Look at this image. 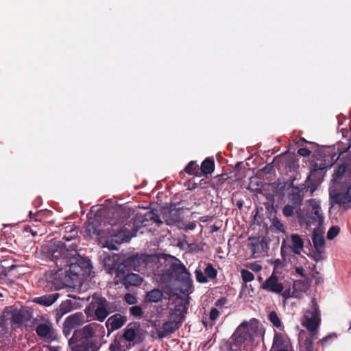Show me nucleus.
<instances>
[{
    "instance_id": "1",
    "label": "nucleus",
    "mask_w": 351,
    "mask_h": 351,
    "mask_svg": "<svg viewBox=\"0 0 351 351\" xmlns=\"http://www.w3.org/2000/svg\"><path fill=\"white\" fill-rule=\"evenodd\" d=\"M112 216L107 223H104V228H102L99 219H95L88 223L86 230L89 234L106 237L108 247L116 250V244L128 241L134 234H130V231L125 228V223L129 216L124 210H117L112 213Z\"/></svg>"
},
{
    "instance_id": "2",
    "label": "nucleus",
    "mask_w": 351,
    "mask_h": 351,
    "mask_svg": "<svg viewBox=\"0 0 351 351\" xmlns=\"http://www.w3.org/2000/svg\"><path fill=\"white\" fill-rule=\"evenodd\" d=\"M79 239L77 232L64 235L62 241H56L50 249L51 259L60 269L67 267L71 259H75L78 255Z\"/></svg>"
},
{
    "instance_id": "3",
    "label": "nucleus",
    "mask_w": 351,
    "mask_h": 351,
    "mask_svg": "<svg viewBox=\"0 0 351 351\" xmlns=\"http://www.w3.org/2000/svg\"><path fill=\"white\" fill-rule=\"evenodd\" d=\"M97 326L95 323H93L75 330L71 338L69 339L71 351H98L100 344L94 338Z\"/></svg>"
},
{
    "instance_id": "4",
    "label": "nucleus",
    "mask_w": 351,
    "mask_h": 351,
    "mask_svg": "<svg viewBox=\"0 0 351 351\" xmlns=\"http://www.w3.org/2000/svg\"><path fill=\"white\" fill-rule=\"evenodd\" d=\"M68 267L69 269L66 271L69 273V278L79 283L91 277L93 265L88 258L82 257L78 254L75 259H71Z\"/></svg>"
},
{
    "instance_id": "5",
    "label": "nucleus",
    "mask_w": 351,
    "mask_h": 351,
    "mask_svg": "<svg viewBox=\"0 0 351 351\" xmlns=\"http://www.w3.org/2000/svg\"><path fill=\"white\" fill-rule=\"evenodd\" d=\"M109 305V302L105 298L95 293L92 296L88 309L94 312L98 321L102 322L112 312Z\"/></svg>"
},
{
    "instance_id": "6",
    "label": "nucleus",
    "mask_w": 351,
    "mask_h": 351,
    "mask_svg": "<svg viewBox=\"0 0 351 351\" xmlns=\"http://www.w3.org/2000/svg\"><path fill=\"white\" fill-rule=\"evenodd\" d=\"M157 257L154 254H136L125 261V263L134 270L143 272L147 267H152Z\"/></svg>"
},
{
    "instance_id": "7",
    "label": "nucleus",
    "mask_w": 351,
    "mask_h": 351,
    "mask_svg": "<svg viewBox=\"0 0 351 351\" xmlns=\"http://www.w3.org/2000/svg\"><path fill=\"white\" fill-rule=\"evenodd\" d=\"M306 322L304 326L312 333L317 335V328L319 324L320 311L315 298L311 300V309L306 312Z\"/></svg>"
},
{
    "instance_id": "8",
    "label": "nucleus",
    "mask_w": 351,
    "mask_h": 351,
    "mask_svg": "<svg viewBox=\"0 0 351 351\" xmlns=\"http://www.w3.org/2000/svg\"><path fill=\"white\" fill-rule=\"evenodd\" d=\"M134 346V343H132L125 339L119 332L111 342L109 346L110 351H128Z\"/></svg>"
},
{
    "instance_id": "9",
    "label": "nucleus",
    "mask_w": 351,
    "mask_h": 351,
    "mask_svg": "<svg viewBox=\"0 0 351 351\" xmlns=\"http://www.w3.org/2000/svg\"><path fill=\"white\" fill-rule=\"evenodd\" d=\"M127 322V317L119 313L110 316L106 322L108 337L113 331L120 329Z\"/></svg>"
},
{
    "instance_id": "10",
    "label": "nucleus",
    "mask_w": 351,
    "mask_h": 351,
    "mask_svg": "<svg viewBox=\"0 0 351 351\" xmlns=\"http://www.w3.org/2000/svg\"><path fill=\"white\" fill-rule=\"evenodd\" d=\"M261 288L269 292L280 293L284 289V285L281 282H279L278 276L272 274L270 277L262 284Z\"/></svg>"
},
{
    "instance_id": "11",
    "label": "nucleus",
    "mask_w": 351,
    "mask_h": 351,
    "mask_svg": "<svg viewBox=\"0 0 351 351\" xmlns=\"http://www.w3.org/2000/svg\"><path fill=\"white\" fill-rule=\"evenodd\" d=\"M140 324L137 322L130 323L121 333L125 339L132 343L136 344L140 343L141 339H138L137 330L139 328Z\"/></svg>"
},
{
    "instance_id": "12",
    "label": "nucleus",
    "mask_w": 351,
    "mask_h": 351,
    "mask_svg": "<svg viewBox=\"0 0 351 351\" xmlns=\"http://www.w3.org/2000/svg\"><path fill=\"white\" fill-rule=\"evenodd\" d=\"M36 332L39 337L51 340L56 339L55 330L50 324L45 323L38 324L36 328Z\"/></svg>"
},
{
    "instance_id": "13",
    "label": "nucleus",
    "mask_w": 351,
    "mask_h": 351,
    "mask_svg": "<svg viewBox=\"0 0 351 351\" xmlns=\"http://www.w3.org/2000/svg\"><path fill=\"white\" fill-rule=\"evenodd\" d=\"M121 280L126 288H129L130 287H138L141 285L143 282V278L138 274L128 273Z\"/></svg>"
},
{
    "instance_id": "14",
    "label": "nucleus",
    "mask_w": 351,
    "mask_h": 351,
    "mask_svg": "<svg viewBox=\"0 0 351 351\" xmlns=\"http://www.w3.org/2000/svg\"><path fill=\"white\" fill-rule=\"evenodd\" d=\"M169 269L171 271V274L175 276L178 280L190 276V274L187 271L186 267L180 263V261H179V263H172Z\"/></svg>"
},
{
    "instance_id": "15",
    "label": "nucleus",
    "mask_w": 351,
    "mask_h": 351,
    "mask_svg": "<svg viewBox=\"0 0 351 351\" xmlns=\"http://www.w3.org/2000/svg\"><path fill=\"white\" fill-rule=\"evenodd\" d=\"M351 194V186H348L346 193L330 192V199L332 204L342 205L348 201V195Z\"/></svg>"
},
{
    "instance_id": "16",
    "label": "nucleus",
    "mask_w": 351,
    "mask_h": 351,
    "mask_svg": "<svg viewBox=\"0 0 351 351\" xmlns=\"http://www.w3.org/2000/svg\"><path fill=\"white\" fill-rule=\"evenodd\" d=\"M60 294L58 293L46 294L40 297L35 298L34 302L46 306L53 304L59 298Z\"/></svg>"
},
{
    "instance_id": "17",
    "label": "nucleus",
    "mask_w": 351,
    "mask_h": 351,
    "mask_svg": "<svg viewBox=\"0 0 351 351\" xmlns=\"http://www.w3.org/2000/svg\"><path fill=\"white\" fill-rule=\"evenodd\" d=\"M127 265H128L127 263L126 264L121 263L116 266V264H114L113 265H110V264H105V267L106 269H108V273L112 274H115L116 277L119 278L120 280L123 278V276H125V269L127 267Z\"/></svg>"
},
{
    "instance_id": "18",
    "label": "nucleus",
    "mask_w": 351,
    "mask_h": 351,
    "mask_svg": "<svg viewBox=\"0 0 351 351\" xmlns=\"http://www.w3.org/2000/svg\"><path fill=\"white\" fill-rule=\"evenodd\" d=\"M215 167V160L213 157H207L204 160L200 166L201 174L204 176L213 173Z\"/></svg>"
},
{
    "instance_id": "19",
    "label": "nucleus",
    "mask_w": 351,
    "mask_h": 351,
    "mask_svg": "<svg viewBox=\"0 0 351 351\" xmlns=\"http://www.w3.org/2000/svg\"><path fill=\"white\" fill-rule=\"evenodd\" d=\"M312 241L315 250L316 256L320 258L324 252L325 239L322 235L314 232L312 237Z\"/></svg>"
},
{
    "instance_id": "20",
    "label": "nucleus",
    "mask_w": 351,
    "mask_h": 351,
    "mask_svg": "<svg viewBox=\"0 0 351 351\" xmlns=\"http://www.w3.org/2000/svg\"><path fill=\"white\" fill-rule=\"evenodd\" d=\"M292 245L291 246L293 253L300 254L304 247V241L301 237L297 234H292L290 236Z\"/></svg>"
},
{
    "instance_id": "21",
    "label": "nucleus",
    "mask_w": 351,
    "mask_h": 351,
    "mask_svg": "<svg viewBox=\"0 0 351 351\" xmlns=\"http://www.w3.org/2000/svg\"><path fill=\"white\" fill-rule=\"evenodd\" d=\"M311 202H313V204H311V218L314 222L321 224L324 221V216L322 215V213L321 207L319 204L317 202H316L314 199H311Z\"/></svg>"
},
{
    "instance_id": "22",
    "label": "nucleus",
    "mask_w": 351,
    "mask_h": 351,
    "mask_svg": "<svg viewBox=\"0 0 351 351\" xmlns=\"http://www.w3.org/2000/svg\"><path fill=\"white\" fill-rule=\"evenodd\" d=\"M180 281L182 283V287L180 290L182 293L188 295L193 292L194 288L191 275L188 276V277H185L182 280H180Z\"/></svg>"
},
{
    "instance_id": "23",
    "label": "nucleus",
    "mask_w": 351,
    "mask_h": 351,
    "mask_svg": "<svg viewBox=\"0 0 351 351\" xmlns=\"http://www.w3.org/2000/svg\"><path fill=\"white\" fill-rule=\"evenodd\" d=\"M64 322L73 328L80 326L83 323V314L82 313L73 314L66 317Z\"/></svg>"
},
{
    "instance_id": "24",
    "label": "nucleus",
    "mask_w": 351,
    "mask_h": 351,
    "mask_svg": "<svg viewBox=\"0 0 351 351\" xmlns=\"http://www.w3.org/2000/svg\"><path fill=\"white\" fill-rule=\"evenodd\" d=\"M163 296L162 292L158 289H154L147 292L145 300L149 302H158L161 300Z\"/></svg>"
},
{
    "instance_id": "25",
    "label": "nucleus",
    "mask_w": 351,
    "mask_h": 351,
    "mask_svg": "<svg viewBox=\"0 0 351 351\" xmlns=\"http://www.w3.org/2000/svg\"><path fill=\"white\" fill-rule=\"evenodd\" d=\"M285 339L287 338L282 333L276 332L274 337L272 348L276 350L286 348L287 346Z\"/></svg>"
},
{
    "instance_id": "26",
    "label": "nucleus",
    "mask_w": 351,
    "mask_h": 351,
    "mask_svg": "<svg viewBox=\"0 0 351 351\" xmlns=\"http://www.w3.org/2000/svg\"><path fill=\"white\" fill-rule=\"evenodd\" d=\"M181 325V322H176L175 320H170L165 322L162 324V328L166 334H171L178 330Z\"/></svg>"
},
{
    "instance_id": "27",
    "label": "nucleus",
    "mask_w": 351,
    "mask_h": 351,
    "mask_svg": "<svg viewBox=\"0 0 351 351\" xmlns=\"http://www.w3.org/2000/svg\"><path fill=\"white\" fill-rule=\"evenodd\" d=\"M228 176L226 173L218 175L210 180V186L214 189H221L223 183L227 180Z\"/></svg>"
},
{
    "instance_id": "28",
    "label": "nucleus",
    "mask_w": 351,
    "mask_h": 351,
    "mask_svg": "<svg viewBox=\"0 0 351 351\" xmlns=\"http://www.w3.org/2000/svg\"><path fill=\"white\" fill-rule=\"evenodd\" d=\"M348 170V164L344 162L341 165L338 166L337 169H335L333 175H332V180L335 182H339L343 174Z\"/></svg>"
},
{
    "instance_id": "29",
    "label": "nucleus",
    "mask_w": 351,
    "mask_h": 351,
    "mask_svg": "<svg viewBox=\"0 0 351 351\" xmlns=\"http://www.w3.org/2000/svg\"><path fill=\"white\" fill-rule=\"evenodd\" d=\"M200 168L199 165L197 164L196 161H191L188 163V165L184 168V171L189 175L199 176Z\"/></svg>"
},
{
    "instance_id": "30",
    "label": "nucleus",
    "mask_w": 351,
    "mask_h": 351,
    "mask_svg": "<svg viewBox=\"0 0 351 351\" xmlns=\"http://www.w3.org/2000/svg\"><path fill=\"white\" fill-rule=\"evenodd\" d=\"M289 199L293 205L299 207L303 199V194H300V192L294 191L289 194Z\"/></svg>"
},
{
    "instance_id": "31",
    "label": "nucleus",
    "mask_w": 351,
    "mask_h": 351,
    "mask_svg": "<svg viewBox=\"0 0 351 351\" xmlns=\"http://www.w3.org/2000/svg\"><path fill=\"white\" fill-rule=\"evenodd\" d=\"M250 243L248 246L253 254L258 253L262 243L260 241L259 237H249Z\"/></svg>"
},
{
    "instance_id": "32",
    "label": "nucleus",
    "mask_w": 351,
    "mask_h": 351,
    "mask_svg": "<svg viewBox=\"0 0 351 351\" xmlns=\"http://www.w3.org/2000/svg\"><path fill=\"white\" fill-rule=\"evenodd\" d=\"M204 274L207 278H208L210 280H214L217 278V271L213 267L212 264L208 263L204 269Z\"/></svg>"
},
{
    "instance_id": "33",
    "label": "nucleus",
    "mask_w": 351,
    "mask_h": 351,
    "mask_svg": "<svg viewBox=\"0 0 351 351\" xmlns=\"http://www.w3.org/2000/svg\"><path fill=\"white\" fill-rule=\"evenodd\" d=\"M268 319L276 328H279L282 326V322L276 311L271 312L269 314Z\"/></svg>"
},
{
    "instance_id": "34",
    "label": "nucleus",
    "mask_w": 351,
    "mask_h": 351,
    "mask_svg": "<svg viewBox=\"0 0 351 351\" xmlns=\"http://www.w3.org/2000/svg\"><path fill=\"white\" fill-rule=\"evenodd\" d=\"M337 335H336V333L332 332L320 339L319 342L321 343L322 346H326L328 344H330L332 341L337 339Z\"/></svg>"
},
{
    "instance_id": "35",
    "label": "nucleus",
    "mask_w": 351,
    "mask_h": 351,
    "mask_svg": "<svg viewBox=\"0 0 351 351\" xmlns=\"http://www.w3.org/2000/svg\"><path fill=\"white\" fill-rule=\"evenodd\" d=\"M317 338L316 333H311L310 338H306L304 341L306 351H313V339Z\"/></svg>"
},
{
    "instance_id": "36",
    "label": "nucleus",
    "mask_w": 351,
    "mask_h": 351,
    "mask_svg": "<svg viewBox=\"0 0 351 351\" xmlns=\"http://www.w3.org/2000/svg\"><path fill=\"white\" fill-rule=\"evenodd\" d=\"M130 315L134 317H141L143 315V309L139 306H132L129 309Z\"/></svg>"
},
{
    "instance_id": "37",
    "label": "nucleus",
    "mask_w": 351,
    "mask_h": 351,
    "mask_svg": "<svg viewBox=\"0 0 351 351\" xmlns=\"http://www.w3.org/2000/svg\"><path fill=\"white\" fill-rule=\"evenodd\" d=\"M340 232V228L337 226H334L330 228L327 232L326 237L328 240H332L336 237Z\"/></svg>"
},
{
    "instance_id": "38",
    "label": "nucleus",
    "mask_w": 351,
    "mask_h": 351,
    "mask_svg": "<svg viewBox=\"0 0 351 351\" xmlns=\"http://www.w3.org/2000/svg\"><path fill=\"white\" fill-rule=\"evenodd\" d=\"M24 321V315L19 312L13 313L12 323L15 325H21Z\"/></svg>"
},
{
    "instance_id": "39",
    "label": "nucleus",
    "mask_w": 351,
    "mask_h": 351,
    "mask_svg": "<svg viewBox=\"0 0 351 351\" xmlns=\"http://www.w3.org/2000/svg\"><path fill=\"white\" fill-rule=\"evenodd\" d=\"M297 208H298V206H296L295 205L287 204V205L285 206L282 209L283 215L286 217H291V216L293 215L294 212Z\"/></svg>"
},
{
    "instance_id": "40",
    "label": "nucleus",
    "mask_w": 351,
    "mask_h": 351,
    "mask_svg": "<svg viewBox=\"0 0 351 351\" xmlns=\"http://www.w3.org/2000/svg\"><path fill=\"white\" fill-rule=\"evenodd\" d=\"M241 277H242V280L245 283L248 282H251L254 279V274L251 271H250L247 269L241 270Z\"/></svg>"
},
{
    "instance_id": "41",
    "label": "nucleus",
    "mask_w": 351,
    "mask_h": 351,
    "mask_svg": "<svg viewBox=\"0 0 351 351\" xmlns=\"http://www.w3.org/2000/svg\"><path fill=\"white\" fill-rule=\"evenodd\" d=\"M195 278L198 282L200 283H206L208 282V278L206 275L201 271V269H196L195 271Z\"/></svg>"
},
{
    "instance_id": "42",
    "label": "nucleus",
    "mask_w": 351,
    "mask_h": 351,
    "mask_svg": "<svg viewBox=\"0 0 351 351\" xmlns=\"http://www.w3.org/2000/svg\"><path fill=\"white\" fill-rule=\"evenodd\" d=\"M272 226L278 232H285L284 225L281 223V221L277 217H274L273 219Z\"/></svg>"
},
{
    "instance_id": "43",
    "label": "nucleus",
    "mask_w": 351,
    "mask_h": 351,
    "mask_svg": "<svg viewBox=\"0 0 351 351\" xmlns=\"http://www.w3.org/2000/svg\"><path fill=\"white\" fill-rule=\"evenodd\" d=\"M124 300L130 305L135 304L137 302V298L131 293H126L124 295Z\"/></svg>"
},
{
    "instance_id": "44",
    "label": "nucleus",
    "mask_w": 351,
    "mask_h": 351,
    "mask_svg": "<svg viewBox=\"0 0 351 351\" xmlns=\"http://www.w3.org/2000/svg\"><path fill=\"white\" fill-rule=\"evenodd\" d=\"M274 169V165L272 163H268L265 166H264L262 169L259 170V172L263 173L264 175H267L271 173V171Z\"/></svg>"
},
{
    "instance_id": "45",
    "label": "nucleus",
    "mask_w": 351,
    "mask_h": 351,
    "mask_svg": "<svg viewBox=\"0 0 351 351\" xmlns=\"http://www.w3.org/2000/svg\"><path fill=\"white\" fill-rule=\"evenodd\" d=\"M289 187L293 188V189H295V191L300 192V194H303V191L306 189V186L304 184H302L299 185L298 186L295 187L293 185V180L291 181V182L289 183Z\"/></svg>"
},
{
    "instance_id": "46",
    "label": "nucleus",
    "mask_w": 351,
    "mask_h": 351,
    "mask_svg": "<svg viewBox=\"0 0 351 351\" xmlns=\"http://www.w3.org/2000/svg\"><path fill=\"white\" fill-rule=\"evenodd\" d=\"M219 315V312L216 308H213L209 314V318L212 321H215Z\"/></svg>"
},
{
    "instance_id": "47",
    "label": "nucleus",
    "mask_w": 351,
    "mask_h": 351,
    "mask_svg": "<svg viewBox=\"0 0 351 351\" xmlns=\"http://www.w3.org/2000/svg\"><path fill=\"white\" fill-rule=\"evenodd\" d=\"M73 328V327L66 324V322H64L63 333L66 337H68L70 335Z\"/></svg>"
},
{
    "instance_id": "48",
    "label": "nucleus",
    "mask_w": 351,
    "mask_h": 351,
    "mask_svg": "<svg viewBox=\"0 0 351 351\" xmlns=\"http://www.w3.org/2000/svg\"><path fill=\"white\" fill-rule=\"evenodd\" d=\"M311 152L307 149V148H300L298 150V154L302 156H304V157H306V156H309L310 154H311Z\"/></svg>"
},
{
    "instance_id": "49",
    "label": "nucleus",
    "mask_w": 351,
    "mask_h": 351,
    "mask_svg": "<svg viewBox=\"0 0 351 351\" xmlns=\"http://www.w3.org/2000/svg\"><path fill=\"white\" fill-rule=\"evenodd\" d=\"M71 303V301H66V302L62 303L60 306V309L63 313H65L69 311V309H66L67 306Z\"/></svg>"
},
{
    "instance_id": "50",
    "label": "nucleus",
    "mask_w": 351,
    "mask_h": 351,
    "mask_svg": "<svg viewBox=\"0 0 351 351\" xmlns=\"http://www.w3.org/2000/svg\"><path fill=\"white\" fill-rule=\"evenodd\" d=\"M295 272L300 275L301 277H306V272L303 267H297L295 268Z\"/></svg>"
},
{
    "instance_id": "51",
    "label": "nucleus",
    "mask_w": 351,
    "mask_h": 351,
    "mask_svg": "<svg viewBox=\"0 0 351 351\" xmlns=\"http://www.w3.org/2000/svg\"><path fill=\"white\" fill-rule=\"evenodd\" d=\"M6 326V319L4 315L0 316V328L4 329Z\"/></svg>"
},
{
    "instance_id": "52",
    "label": "nucleus",
    "mask_w": 351,
    "mask_h": 351,
    "mask_svg": "<svg viewBox=\"0 0 351 351\" xmlns=\"http://www.w3.org/2000/svg\"><path fill=\"white\" fill-rule=\"evenodd\" d=\"M250 269L254 271L258 272L262 269V266L259 264H252Z\"/></svg>"
},
{
    "instance_id": "53",
    "label": "nucleus",
    "mask_w": 351,
    "mask_h": 351,
    "mask_svg": "<svg viewBox=\"0 0 351 351\" xmlns=\"http://www.w3.org/2000/svg\"><path fill=\"white\" fill-rule=\"evenodd\" d=\"M196 225L194 223H191L185 227V231L193 230L195 228Z\"/></svg>"
},
{
    "instance_id": "54",
    "label": "nucleus",
    "mask_w": 351,
    "mask_h": 351,
    "mask_svg": "<svg viewBox=\"0 0 351 351\" xmlns=\"http://www.w3.org/2000/svg\"><path fill=\"white\" fill-rule=\"evenodd\" d=\"M41 211H39L38 213H33L32 211L29 212V217L31 219H34L35 221H38V219H37V216L40 214Z\"/></svg>"
},
{
    "instance_id": "55",
    "label": "nucleus",
    "mask_w": 351,
    "mask_h": 351,
    "mask_svg": "<svg viewBox=\"0 0 351 351\" xmlns=\"http://www.w3.org/2000/svg\"><path fill=\"white\" fill-rule=\"evenodd\" d=\"M245 335H241V336H239L238 337L236 338V339H237V342L238 343H241L242 342V339H245Z\"/></svg>"
},
{
    "instance_id": "56",
    "label": "nucleus",
    "mask_w": 351,
    "mask_h": 351,
    "mask_svg": "<svg viewBox=\"0 0 351 351\" xmlns=\"http://www.w3.org/2000/svg\"><path fill=\"white\" fill-rule=\"evenodd\" d=\"M283 298L286 300L289 298V292L285 291L282 293Z\"/></svg>"
},
{
    "instance_id": "57",
    "label": "nucleus",
    "mask_w": 351,
    "mask_h": 351,
    "mask_svg": "<svg viewBox=\"0 0 351 351\" xmlns=\"http://www.w3.org/2000/svg\"><path fill=\"white\" fill-rule=\"evenodd\" d=\"M281 254H282V256H284V254H285L284 242L282 243V246H281Z\"/></svg>"
},
{
    "instance_id": "58",
    "label": "nucleus",
    "mask_w": 351,
    "mask_h": 351,
    "mask_svg": "<svg viewBox=\"0 0 351 351\" xmlns=\"http://www.w3.org/2000/svg\"><path fill=\"white\" fill-rule=\"evenodd\" d=\"M180 219V216L176 215V218L173 219V221L176 222V221H178Z\"/></svg>"
},
{
    "instance_id": "59",
    "label": "nucleus",
    "mask_w": 351,
    "mask_h": 351,
    "mask_svg": "<svg viewBox=\"0 0 351 351\" xmlns=\"http://www.w3.org/2000/svg\"><path fill=\"white\" fill-rule=\"evenodd\" d=\"M206 182L204 179H202V180H200V184H204V183L205 184Z\"/></svg>"
},
{
    "instance_id": "60",
    "label": "nucleus",
    "mask_w": 351,
    "mask_h": 351,
    "mask_svg": "<svg viewBox=\"0 0 351 351\" xmlns=\"http://www.w3.org/2000/svg\"><path fill=\"white\" fill-rule=\"evenodd\" d=\"M50 351H58V350L56 348H52L50 349Z\"/></svg>"
},
{
    "instance_id": "61",
    "label": "nucleus",
    "mask_w": 351,
    "mask_h": 351,
    "mask_svg": "<svg viewBox=\"0 0 351 351\" xmlns=\"http://www.w3.org/2000/svg\"><path fill=\"white\" fill-rule=\"evenodd\" d=\"M276 351H288L286 348L285 349H278V350H276Z\"/></svg>"
},
{
    "instance_id": "62",
    "label": "nucleus",
    "mask_w": 351,
    "mask_h": 351,
    "mask_svg": "<svg viewBox=\"0 0 351 351\" xmlns=\"http://www.w3.org/2000/svg\"><path fill=\"white\" fill-rule=\"evenodd\" d=\"M301 141H304V142H305V143H311V144L312 143L311 142H308V141H306V140H305V139H304V138H302V139H301Z\"/></svg>"
},
{
    "instance_id": "63",
    "label": "nucleus",
    "mask_w": 351,
    "mask_h": 351,
    "mask_svg": "<svg viewBox=\"0 0 351 351\" xmlns=\"http://www.w3.org/2000/svg\"><path fill=\"white\" fill-rule=\"evenodd\" d=\"M237 205H238V207H239V208H241V206H242V203H237Z\"/></svg>"
},
{
    "instance_id": "64",
    "label": "nucleus",
    "mask_w": 351,
    "mask_h": 351,
    "mask_svg": "<svg viewBox=\"0 0 351 351\" xmlns=\"http://www.w3.org/2000/svg\"><path fill=\"white\" fill-rule=\"evenodd\" d=\"M349 330H351V322H350V327H349Z\"/></svg>"
}]
</instances>
